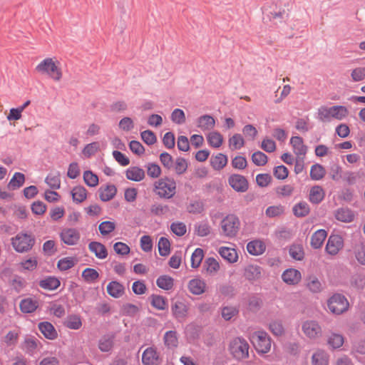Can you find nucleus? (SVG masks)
<instances>
[{"label":"nucleus","instance_id":"51","mask_svg":"<svg viewBox=\"0 0 365 365\" xmlns=\"http://www.w3.org/2000/svg\"><path fill=\"white\" fill-rule=\"evenodd\" d=\"M158 251L161 256H168L170 252V243L169 240L164 237L160 238L158 242Z\"/></svg>","mask_w":365,"mask_h":365},{"label":"nucleus","instance_id":"38","mask_svg":"<svg viewBox=\"0 0 365 365\" xmlns=\"http://www.w3.org/2000/svg\"><path fill=\"white\" fill-rule=\"evenodd\" d=\"M292 211L296 217H303L309 213L310 208L306 202H299L293 207Z\"/></svg>","mask_w":365,"mask_h":365},{"label":"nucleus","instance_id":"28","mask_svg":"<svg viewBox=\"0 0 365 365\" xmlns=\"http://www.w3.org/2000/svg\"><path fill=\"white\" fill-rule=\"evenodd\" d=\"M334 216L337 220L343 222H351L354 217L353 212L344 207L336 210Z\"/></svg>","mask_w":365,"mask_h":365},{"label":"nucleus","instance_id":"17","mask_svg":"<svg viewBox=\"0 0 365 365\" xmlns=\"http://www.w3.org/2000/svg\"><path fill=\"white\" fill-rule=\"evenodd\" d=\"M215 125V120L210 115H203L197 119V126L202 131L210 130Z\"/></svg>","mask_w":365,"mask_h":365},{"label":"nucleus","instance_id":"16","mask_svg":"<svg viewBox=\"0 0 365 365\" xmlns=\"http://www.w3.org/2000/svg\"><path fill=\"white\" fill-rule=\"evenodd\" d=\"M38 329L42 334L48 339L53 340L57 338L58 333L53 326V324L48 322H43L38 324Z\"/></svg>","mask_w":365,"mask_h":365},{"label":"nucleus","instance_id":"22","mask_svg":"<svg viewBox=\"0 0 365 365\" xmlns=\"http://www.w3.org/2000/svg\"><path fill=\"white\" fill-rule=\"evenodd\" d=\"M261 268L257 265H248L245 268L244 277L250 282H254L261 277Z\"/></svg>","mask_w":365,"mask_h":365},{"label":"nucleus","instance_id":"45","mask_svg":"<svg viewBox=\"0 0 365 365\" xmlns=\"http://www.w3.org/2000/svg\"><path fill=\"white\" fill-rule=\"evenodd\" d=\"M326 171L324 167L319 164H315L311 167L310 177L312 180H319L324 178Z\"/></svg>","mask_w":365,"mask_h":365},{"label":"nucleus","instance_id":"55","mask_svg":"<svg viewBox=\"0 0 365 365\" xmlns=\"http://www.w3.org/2000/svg\"><path fill=\"white\" fill-rule=\"evenodd\" d=\"M171 120L178 125H182L185 122V114L182 109L175 108L173 110L170 116Z\"/></svg>","mask_w":365,"mask_h":365},{"label":"nucleus","instance_id":"44","mask_svg":"<svg viewBox=\"0 0 365 365\" xmlns=\"http://www.w3.org/2000/svg\"><path fill=\"white\" fill-rule=\"evenodd\" d=\"M156 284L158 287L165 290H169L173 287V279L170 276L163 275L157 279Z\"/></svg>","mask_w":365,"mask_h":365},{"label":"nucleus","instance_id":"50","mask_svg":"<svg viewBox=\"0 0 365 365\" xmlns=\"http://www.w3.org/2000/svg\"><path fill=\"white\" fill-rule=\"evenodd\" d=\"M115 227V223L114 222L103 221L99 225L98 230L103 236H106L113 232Z\"/></svg>","mask_w":365,"mask_h":365},{"label":"nucleus","instance_id":"19","mask_svg":"<svg viewBox=\"0 0 365 365\" xmlns=\"http://www.w3.org/2000/svg\"><path fill=\"white\" fill-rule=\"evenodd\" d=\"M100 199L103 202L112 200L116 195L117 188L114 185H107L105 187L101 186L99 190Z\"/></svg>","mask_w":365,"mask_h":365},{"label":"nucleus","instance_id":"9","mask_svg":"<svg viewBox=\"0 0 365 365\" xmlns=\"http://www.w3.org/2000/svg\"><path fill=\"white\" fill-rule=\"evenodd\" d=\"M61 241L67 245H76L80 240V232L76 228H64L60 232Z\"/></svg>","mask_w":365,"mask_h":365},{"label":"nucleus","instance_id":"13","mask_svg":"<svg viewBox=\"0 0 365 365\" xmlns=\"http://www.w3.org/2000/svg\"><path fill=\"white\" fill-rule=\"evenodd\" d=\"M282 278L286 284L295 285L300 282L302 279V274L299 270L289 268L284 271L282 274Z\"/></svg>","mask_w":365,"mask_h":365},{"label":"nucleus","instance_id":"37","mask_svg":"<svg viewBox=\"0 0 365 365\" xmlns=\"http://www.w3.org/2000/svg\"><path fill=\"white\" fill-rule=\"evenodd\" d=\"M25 182V176L21 173H15L8 184V188L11 190L21 187Z\"/></svg>","mask_w":365,"mask_h":365},{"label":"nucleus","instance_id":"52","mask_svg":"<svg viewBox=\"0 0 365 365\" xmlns=\"http://www.w3.org/2000/svg\"><path fill=\"white\" fill-rule=\"evenodd\" d=\"M82 277L86 282L92 283L99 277V274L95 269L86 268L82 272Z\"/></svg>","mask_w":365,"mask_h":365},{"label":"nucleus","instance_id":"54","mask_svg":"<svg viewBox=\"0 0 365 365\" xmlns=\"http://www.w3.org/2000/svg\"><path fill=\"white\" fill-rule=\"evenodd\" d=\"M76 260L73 257H64L58 262L57 267L61 271H66L76 264Z\"/></svg>","mask_w":365,"mask_h":365},{"label":"nucleus","instance_id":"35","mask_svg":"<svg viewBox=\"0 0 365 365\" xmlns=\"http://www.w3.org/2000/svg\"><path fill=\"white\" fill-rule=\"evenodd\" d=\"M203 268L210 275H215L220 269L219 262L213 257H208L203 264Z\"/></svg>","mask_w":365,"mask_h":365},{"label":"nucleus","instance_id":"61","mask_svg":"<svg viewBox=\"0 0 365 365\" xmlns=\"http://www.w3.org/2000/svg\"><path fill=\"white\" fill-rule=\"evenodd\" d=\"M83 180L86 184L89 187H96L98 184V176L90 170L84 172Z\"/></svg>","mask_w":365,"mask_h":365},{"label":"nucleus","instance_id":"34","mask_svg":"<svg viewBox=\"0 0 365 365\" xmlns=\"http://www.w3.org/2000/svg\"><path fill=\"white\" fill-rule=\"evenodd\" d=\"M38 307V302L31 298L22 299L20 302V309L24 313L34 312Z\"/></svg>","mask_w":365,"mask_h":365},{"label":"nucleus","instance_id":"63","mask_svg":"<svg viewBox=\"0 0 365 365\" xmlns=\"http://www.w3.org/2000/svg\"><path fill=\"white\" fill-rule=\"evenodd\" d=\"M351 78L352 81L359 82L365 78V67H356L351 70Z\"/></svg>","mask_w":365,"mask_h":365},{"label":"nucleus","instance_id":"48","mask_svg":"<svg viewBox=\"0 0 365 365\" xmlns=\"http://www.w3.org/2000/svg\"><path fill=\"white\" fill-rule=\"evenodd\" d=\"M46 183L52 189H59L61 186L60 175L58 173H50L45 179Z\"/></svg>","mask_w":365,"mask_h":365},{"label":"nucleus","instance_id":"47","mask_svg":"<svg viewBox=\"0 0 365 365\" xmlns=\"http://www.w3.org/2000/svg\"><path fill=\"white\" fill-rule=\"evenodd\" d=\"M150 303L153 307L156 308L158 310H165L167 307V301L165 297L160 296V295H155L153 294L150 297Z\"/></svg>","mask_w":365,"mask_h":365},{"label":"nucleus","instance_id":"40","mask_svg":"<svg viewBox=\"0 0 365 365\" xmlns=\"http://www.w3.org/2000/svg\"><path fill=\"white\" fill-rule=\"evenodd\" d=\"M73 200L76 203H81L86 199L87 191L83 186H76L71 190Z\"/></svg>","mask_w":365,"mask_h":365},{"label":"nucleus","instance_id":"32","mask_svg":"<svg viewBox=\"0 0 365 365\" xmlns=\"http://www.w3.org/2000/svg\"><path fill=\"white\" fill-rule=\"evenodd\" d=\"M114 336L107 334L102 336L98 341V348L103 352L110 351L113 346Z\"/></svg>","mask_w":365,"mask_h":365},{"label":"nucleus","instance_id":"8","mask_svg":"<svg viewBox=\"0 0 365 365\" xmlns=\"http://www.w3.org/2000/svg\"><path fill=\"white\" fill-rule=\"evenodd\" d=\"M302 329L304 335L312 340L322 336V329L316 320H307L302 323Z\"/></svg>","mask_w":365,"mask_h":365},{"label":"nucleus","instance_id":"39","mask_svg":"<svg viewBox=\"0 0 365 365\" xmlns=\"http://www.w3.org/2000/svg\"><path fill=\"white\" fill-rule=\"evenodd\" d=\"M344 342V338L341 334L331 333L327 339V344L334 349L340 348Z\"/></svg>","mask_w":365,"mask_h":365},{"label":"nucleus","instance_id":"43","mask_svg":"<svg viewBox=\"0 0 365 365\" xmlns=\"http://www.w3.org/2000/svg\"><path fill=\"white\" fill-rule=\"evenodd\" d=\"M164 341L168 348H175L178 344V339L175 331H168L164 335Z\"/></svg>","mask_w":365,"mask_h":365},{"label":"nucleus","instance_id":"2","mask_svg":"<svg viewBox=\"0 0 365 365\" xmlns=\"http://www.w3.org/2000/svg\"><path fill=\"white\" fill-rule=\"evenodd\" d=\"M240 228V221L234 214H229L220 222V235L227 239L235 237Z\"/></svg>","mask_w":365,"mask_h":365},{"label":"nucleus","instance_id":"1","mask_svg":"<svg viewBox=\"0 0 365 365\" xmlns=\"http://www.w3.org/2000/svg\"><path fill=\"white\" fill-rule=\"evenodd\" d=\"M59 61L53 58H46L41 61L35 68L37 73L48 76L54 81H60L63 76Z\"/></svg>","mask_w":365,"mask_h":365},{"label":"nucleus","instance_id":"10","mask_svg":"<svg viewBox=\"0 0 365 365\" xmlns=\"http://www.w3.org/2000/svg\"><path fill=\"white\" fill-rule=\"evenodd\" d=\"M344 247V240L339 235H331L329 236L327 245L326 251L330 255H336Z\"/></svg>","mask_w":365,"mask_h":365},{"label":"nucleus","instance_id":"62","mask_svg":"<svg viewBox=\"0 0 365 365\" xmlns=\"http://www.w3.org/2000/svg\"><path fill=\"white\" fill-rule=\"evenodd\" d=\"M269 329L275 336H281L284 333V327L279 320L272 321L269 324Z\"/></svg>","mask_w":365,"mask_h":365},{"label":"nucleus","instance_id":"11","mask_svg":"<svg viewBox=\"0 0 365 365\" xmlns=\"http://www.w3.org/2000/svg\"><path fill=\"white\" fill-rule=\"evenodd\" d=\"M171 312L173 316L180 322H182L187 318L188 314V307L182 301L177 300L173 302L171 305Z\"/></svg>","mask_w":365,"mask_h":365},{"label":"nucleus","instance_id":"27","mask_svg":"<svg viewBox=\"0 0 365 365\" xmlns=\"http://www.w3.org/2000/svg\"><path fill=\"white\" fill-rule=\"evenodd\" d=\"M327 233L324 230H318L311 237V245L314 249H318L322 247L327 237Z\"/></svg>","mask_w":365,"mask_h":365},{"label":"nucleus","instance_id":"59","mask_svg":"<svg viewBox=\"0 0 365 365\" xmlns=\"http://www.w3.org/2000/svg\"><path fill=\"white\" fill-rule=\"evenodd\" d=\"M145 168L147 169L148 175L152 178H157L161 174V168L156 163H148L145 165Z\"/></svg>","mask_w":365,"mask_h":365},{"label":"nucleus","instance_id":"56","mask_svg":"<svg viewBox=\"0 0 365 365\" xmlns=\"http://www.w3.org/2000/svg\"><path fill=\"white\" fill-rule=\"evenodd\" d=\"M204 257V252L201 248H197L192 252L191 256V266L192 268H197L200 266Z\"/></svg>","mask_w":365,"mask_h":365},{"label":"nucleus","instance_id":"58","mask_svg":"<svg viewBox=\"0 0 365 365\" xmlns=\"http://www.w3.org/2000/svg\"><path fill=\"white\" fill-rule=\"evenodd\" d=\"M244 144V139L240 134H235L229 139V146L232 150L240 149Z\"/></svg>","mask_w":365,"mask_h":365},{"label":"nucleus","instance_id":"57","mask_svg":"<svg viewBox=\"0 0 365 365\" xmlns=\"http://www.w3.org/2000/svg\"><path fill=\"white\" fill-rule=\"evenodd\" d=\"M210 226L205 222L195 225V232L200 237L207 236L210 233Z\"/></svg>","mask_w":365,"mask_h":365},{"label":"nucleus","instance_id":"26","mask_svg":"<svg viewBox=\"0 0 365 365\" xmlns=\"http://www.w3.org/2000/svg\"><path fill=\"white\" fill-rule=\"evenodd\" d=\"M331 118L337 120H342L349 115V110L346 107L344 106H333L330 107Z\"/></svg>","mask_w":365,"mask_h":365},{"label":"nucleus","instance_id":"60","mask_svg":"<svg viewBox=\"0 0 365 365\" xmlns=\"http://www.w3.org/2000/svg\"><path fill=\"white\" fill-rule=\"evenodd\" d=\"M238 309L233 306H226L222 308L221 314L222 317L226 320H230L233 317L238 314Z\"/></svg>","mask_w":365,"mask_h":365},{"label":"nucleus","instance_id":"33","mask_svg":"<svg viewBox=\"0 0 365 365\" xmlns=\"http://www.w3.org/2000/svg\"><path fill=\"white\" fill-rule=\"evenodd\" d=\"M60 284L59 279L55 277H48L39 282V286L47 290L56 289Z\"/></svg>","mask_w":365,"mask_h":365},{"label":"nucleus","instance_id":"7","mask_svg":"<svg viewBox=\"0 0 365 365\" xmlns=\"http://www.w3.org/2000/svg\"><path fill=\"white\" fill-rule=\"evenodd\" d=\"M327 307L331 313L339 315L349 309V303L345 296L335 293L328 299Z\"/></svg>","mask_w":365,"mask_h":365},{"label":"nucleus","instance_id":"21","mask_svg":"<svg viewBox=\"0 0 365 365\" xmlns=\"http://www.w3.org/2000/svg\"><path fill=\"white\" fill-rule=\"evenodd\" d=\"M145 175L144 170L137 166L130 167L125 172L126 178L135 182L141 181L144 179Z\"/></svg>","mask_w":365,"mask_h":365},{"label":"nucleus","instance_id":"3","mask_svg":"<svg viewBox=\"0 0 365 365\" xmlns=\"http://www.w3.org/2000/svg\"><path fill=\"white\" fill-rule=\"evenodd\" d=\"M154 192L160 198L170 199L176 193V182L173 178H160L154 183Z\"/></svg>","mask_w":365,"mask_h":365},{"label":"nucleus","instance_id":"23","mask_svg":"<svg viewBox=\"0 0 365 365\" xmlns=\"http://www.w3.org/2000/svg\"><path fill=\"white\" fill-rule=\"evenodd\" d=\"M290 143L293 147L294 153L297 155H305L307 153V146L304 144L302 138L294 136L290 140Z\"/></svg>","mask_w":365,"mask_h":365},{"label":"nucleus","instance_id":"5","mask_svg":"<svg viewBox=\"0 0 365 365\" xmlns=\"http://www.w3.org/2000/svg\"><path fill=\"white\" fill-rule=\"evenodd\" d=\"M35 237L27 232H19L11 238V245L15 251L19 253L27 252L35 244Z\"/></svg>","mask_w":365,"mask_h":365},{"label":"nucleus","instance_id":"12","mask_svg":"<svg viewBox=\"0 0 365 365\" xmlns=\"http://www.w3.org/2000/svg\"><path fill=\"white\" fill-rule=\"evenodd\" d=\"M229 185L237 192H245L248 190L247 179L238 174L231 175L228 178Z\"/></svg>","mask_w":365,"mask_h":365},{"label":"nucleus","instance_id":"6","mask_svg":"<svg viewBox=\"0 0 365 365\" xmlns=\"http://www.w3.org/2000/svg\"><path fill=\"white\" fill-rule=\"evenodd\" d=\"M250 339L258 353L267 354L272 346V340L269 334L262 330L253 332Z\"/></svg>","mask_w":365,"mask_h":365},{"label":"nucleus","instance_id":"4","mask_svg":"<svg viewBox=\"0 0 365 365\" xmlns=\"http://www.w3.org/2000/svg\"><path fill=\"white\" fill-rule=\"evenodd\" d=\"M249 350L250 345L242 337H235L230 342L229 351L236 360L241 361L247 359Z\"/></svg>","mask_w":365,"mask_h":365},{"label":"nucleus","instance_id":"41","mask_svg":"<svg viewBox=\"0 0 365 365\" xmlns=\"http://www.w3.org/2000/svg\"><path fill=\"white\" fill-rule=\"evenodd\" d=\"M317 118L322 123H329L331 121L330 107L322 106L317 109Z\"/></svg>","mask_w":365,"mask_h":365},{"label":"nucleus","instance_id":"42","mask_svg":"<svg viewBox=\"0 0 365 365\" xmlns=\"http://www.w3.org/2000/svg\"><path fill=\"white\" fill-rule=\"evenodd\" d=\"M354 253L358 262L365 265V243L359 242L354 245Z\"/></svg>","mask_w":365,"mask_h":365},{"label":"nucleus","instance_id":"18","mask_svg":"<svg viewBox=\"0 0 365 365\" xmlns=\"http://www.w3.org/2000/svg\"><path fill=\"white\" fill-rule=\"evenodd\" d=\"M188 289L192 294L200 295L205 292L206 283L202 279L195 278L189 282Z\"/></svg>","mask_w":365,"mask_h":365},{"label":"nucleus","instance_id":"15","mask_svg":"<svg viewBox=\"0 0 365 365\" xmlns=\"http://www.w3.org/2000/svg\"><path fill=\"white\" fill-rule=\"evenodd\" d=\"M142 362L144 365H158L160 360L156 350L153 347L147 348L143 353Z\"/></svg>","mask_w":365,"mask_h":365},{"label":"nucleus","instance_id":"20","mask_svg":"<svg viewBox=\"0 0 365 365\" xmlns=\"http://www.w3.org/2000/svg\"><path fill=\"white\" fill-rule=\"evenodd\" d=\"M89 250L93 252L95 256L100 259H106L108 256L106 247L101 242H91L88 245Z\"/></svg>","mask_w":365,"mask_h":365},{"label":"nucleus","instance_id":"53","mask_svg":"<svg viewBox=\"0 0 365 365\" xmlns=\"http://www.w3.org/2000/svg\"><path fill=\"white\" fill-rule=\"evenodd\" d=\"M289 255L296 260H302L304 258V252L302 245H293L289 250Z\"/></svg>","mask_w":365,"mask_h":365},{"label":"nucleus","instance_id":"31","mask_svg":"<svg viewBox=\"0 0 365 365\" xmlns=\"http://www.w3.org/2000/svg\"><path fill=\"white\" fill-rule=\"evenodd\" d=\"M324 191L322 187L319 185L314 186L309 192V200L314 204H319L324 197Z\"/></svg>","mask_w":365,"mask_h":365},{"label":"nucleus","instance_id":"64","mask_svg":"<svg viewBox=\"0 0 365 365\" xmlns=\"http://www.w3.org/2000/svg\"><path fill=\"white\" fill-rule=\"evenodd\" d=\"M351 353L356 357L357 355H365V341L360 340L354 343Z\"/></svg>","mask_w":365,"mask_h":365},{"label":"nucleus","instance_id":"14","mask_svg":"<svg viewBox=\"0 0 365 365\" xmlns=\"http://www.w3.org/2000/svg\"><path fill=\"white\" fill-rule=\"evenodd\" d=\"M312 365H329V354L324 349H318L311 357Z\"/></svg>","mask_w":365,"mask_h":365},{"label":"nucleus","instance_id":"30","mask_svg":"<svg viewBox=\"0 0 365 365\" xmlns=\"http://www.w3.org/2000/svg\"><path fill=\"white\" fill-rule=\"evenodd\" d=\"M306 287L312 293H319L322 291L323 287L321 282L316 276H309L306 279Z\"/></svg>","mask_w":365,"mask_h":365},{"label":"nucleus","instance_id":"46","mask_svg":"<svg viewBox=\"0 0 365 365\" xmlns=\"http://www.w3.org/2000/svg\"><path fill=\"white\" fill-rule=\"evenodd\" d=\"M66 326L71 329H79L82 326L81 319L79 316L73 314L67 317Z\"/></svg>","mask_w":365,"mask_h":365},{"label":"nucleus","instance_id":"25","mask_svg":"<svg viewBox=\"0 0 365 365\" xmlns=\"http://www.w3.org/2000/svg\"><path fill=\"white\" fill-rule=\"evenodd\" d=\"M125 288L123 284L116 281L110 282L107 286V292L114 298H119L124 294Z\"/></svg>","mask_w":365,"mask_h":365},{"label":"nucleus","instance_id":"29","mask_svg":"<svg viewBox=\"0 0 365 365\" xmlns=\"http://www.w3.org/2000/svg\"><path fill=\"white\" fill-rule=\"evenodd\" d=\"M247 250L252 255H259L264 252L265 245L260 240H253L247 245Z\"/></svg>","mask_w":365,"mask_h":365},{"label":"nucleus","instance_id":"49","mask_svg":"<svg viewBox=\"0 0 365 365\" xmlns=\"http://www.w3.org/2000/svg\"><path fill=\"white\" fill-rule=\"evenodd\" d=\"M207 141L210 146L219 148L223 142L222 135L218 132L210 133L207 135Z\"/></svg>","mask_w":365,"mask_h":365},{"label":"nucleus","instance_id":"24","mask_svg":"<svg viewBox=\"0 0 365 365\" xmlns=\"http://www.w3.org/2000/svg\"><path fill=\"white\" fill-rule=\"evenodd\" d=\"M218 252L224 259L227 260L230 263H235L238 259L237 252L234 248L221 247L219 249Z\"/></svg>","mask_w":365,"mask_h":365},{"label":"nucleus","instance_id":"36","mask_svg":"<svg viewBox=\"0 0 365 365\" xmlns=\"http://www.w3.org/2000/svg\"><path fill=\"white\" fill-rule=\"evenodd\" d=\"M210 163L215 170H220L227 165V158L222 153H218L217 155L211 158Z\"/></svg>","mask_w":365,"mask_h":365}]
</instances>
